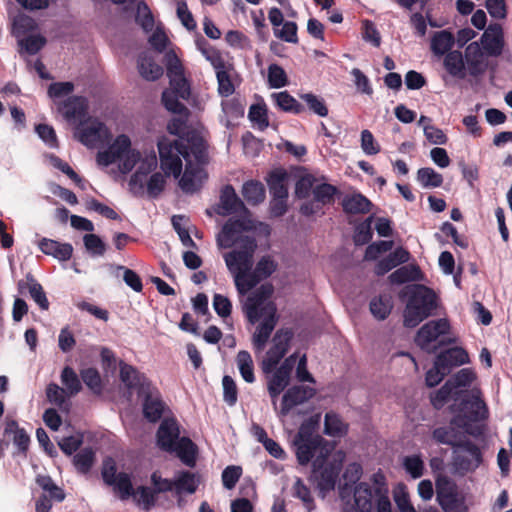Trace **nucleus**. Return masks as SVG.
<instances>
[{"instance_id":"nucleus-1","label":"nucleus","mask_w":512,"mask_h":512,"mask_svg":"<svg viewBox=\"0 0 512 512\" xmlns=\"http://www.w3.org/2000/svg\"><path fill=\"white\" fill-rule=\"evenodd\" d=\"M165 64L169 87L162 93V103L169 112L179 115V117L170 120L167 125L168 132L178 138L175 140L166 139L174 143L181 141V148L191 152L193 157L199 161L205 157V142L197 132L186 131L189 110L181 103V100H188L190 96V84L184 75V68L175 51L169 50L165 54Z\"/></svg>"},{"instance_id":"nucleus-2","label":"nucleus","mask_w":512,"mask_h":512,"mask_svg":"<svg viewBox=\"0 0 512 512\" xmlns=\"http://www.w3.org/2000/svg\"><path fill=\"white\" fill-rule=\"evenodd\" d=\"M255 227L252 219L228 220L216 237L219 248L233 247L222 256L241 296L247 294V284L255 263L254 255L258 245L255 237L250 234Z\"/></svg>"},{"instance_id":"nucleus-3","label":"nucleus","mask_w":512,"mask_h":512,"mask_svg":"<svg viewBox=\"0 0 512 512\" xmlns=\"http://www.w3.org/2000/svg\"><path fill=\"white\" fill-rule=\"evenodd\" d=\"M181 144V141L174 143L167 139L158 142L161 169L165 175L179 178L185 161V171L179 180V186L185 193H194L201 188L206 179L205 171L199 166L204 157L197 161L191 152L181 148Z\"/></svg>"},{"instance_id":"nucleus-4","label":"nucleus","mask_w":512,"mask_h":512,"mask_svg":"<svg viewBox=\"0 0 512 512\" xmlns=\"http://www.w3.org/2000/svg\"><path fill=\"white\" fill-rule=\"evenodd\" d=\"M84 97H70L59 108L64 118L73 125L74 138L89 149L99 148L111 137L108 127L98 118L87 113Z\"/></svg>"},{"instance_id":"nucleus-5","label":"nucleus","mask_w":512,"mask_h":512,"mask_svg":"<svg viewBox=\"0 0 512 512\" xmlns=\"http://www.w3.org/2000/svg\"><path fill=\"white\" fill-rule=\"evenodd\" d=\"M273 287L270 284L261 285L249 295L243 309L251 323L260 321L257 326L252 342L257 351H262L278 322V314L275 303L271 300Z\"/></svg>"},{"instance_id":"nucleus-6","label":"nucleus","mask_w":512,"mask_h":512,"mask_svg":"<svg viewBox=\"0 0 512 512\" xmlns=\"http://www.w3.org/2000/svg\"><path fill=\"white\" fill-rule=\"evenodd\" d=\"M157 445L164 451L175 453L187 466L196 462L197 446L188 438L180 437V426L176 419L165 418L157 431Z\"/></svg>"},{"instance_id":"nucleus-7","label":"nucleus","mask_w":512,"mask_h":512,"mask_svg":"<svg viewBox=\"0 0 512 512\" xmlns=\"http://www.w3.org/2000/svg\"><path fill=\"white\" fill-rule=\"evenodd\" d=\"M402 295L407 297L403 315L406 327H416L429 317L436 308V295L426 286L419 284L407 285L403 289Z\"/></svg>"},{"instance_id":"nucleus-8","label":"nucleus","mask_w":512,"mask_h":512,"mask_svg":"<svg viewBox=\"0 0 512 512\" xmlns=\"http://www.w3.org/2000/svg\"><path fill=\"white\" fill-rule=\"evenodd\" d=\"M382 475H375L377 486L372 489L361 482L354 489V503L359 512H393L389 491Z\"/></svg>"},{"instance_id":"nucleus-9","label":"nucleus","mask_w":512,"mask_h":512,"mask_svg":"<svg viewBox=\"0 0 512 512\" xmlns=\"http://www.w3.org/2000/svg\"><path fill=\"white\" fill-rule=\"evenodd\" d=\"M137 157L139 151L132 148L130 138L122 134L117 136L107 149L98 152L96 161L102 167L117 163L119 171L127 174L136 165Z\"/></svg>"},{"instance_id":"nucleus-10","label":"nucleus","mask_w":512,"mask_h":512,"mask_svg":"<svg viewBox=\"0 0 512 512\" xmlns=\"http://www.w3.org/2000/svg\"><path fill=\"white\" fill-rule=\"evenodd\" d=\"M299 464L307 465L312 459H322L331 454V445L312 433L311 426L303 423L293 441Z\"/></svg>"},{"instance_id":"nucleus-11","label":"nucleus","mask_w":512,"mask_h":512,"mask_svg":"<svg viewBox=\"0 0 512 512\" xmlns=\"http://www.w3.org/2000/svg\"><path fill=\"white\" fill-rule=\"evenodd\" d=\"M456 341V337L450 336V324L447 319L427 322L418 330L415 337L416 344L427 352H434L440 346Z\"/></svg>"},{"instance_id":"nucleus-12","label":"nucleus","mask_w":512,"mask_h":512,"mask_svg":"<svg viewBox=\"0 0 512 512\" xmlns=\"http://www.w3.org/2000/svg\"><path fill=\"white\" fill-rule=\"evenodd\" d=\"M436 500L444 512H468L469 509L466 493L446 476L436 481Z\"/></svg>"},{"instance_id":"nucleus-13","label":"nucleus","mask_w":512,"mask_h":512,"mask_svg":"<svg viewBox=\"0 0 512 512\" xmlns=\"http://www.w3.org/2000/svg\"><path fill=\"white\" fill-rule=\"evenodd\" d=\"M344 454L337 452L333 456L313 460V477L321 491L333 490L342 468Z\"/></svg>"},{"instance_id":"nucleus-14","label":"nucleus","mask_w":512,"mask_h":512,"mask_svg":"<svg viewBox=\"0 0 512 512\" xmlns=\"http://www.w3.org/2000/svg\"><path fill=\"white\" fill-rule=\"evenodd\" d=\"M297 358V353L291 354L279 365V367H275L271 373L267 374V389L275 410H277V397L289 385L291 373L294 369Z\"/></svg>"},{"instance_id":"nucleus-15","label":"nucleus","mask_w":512,"mask_h":512,"mask_svg":"<svg viewBox=\"0 0 512 512\" xmlns=\"http://www.w3.org/2000/svg\"><path fill=\"white\" fill-rule=\"evenodd\" d=\"M293 336L294 333L289 328H281L274 334L271 340V346L261 364L263 373H271L279 364L281 359L287 353Z\"/></svg>"},{"instance_id":"nucleus-16","label":"nucleus","mask_w":512,"mask_h":512,"mask_svg":"<svg viewBox=\"0 0 512 512\" xmlns=\"http://www.w3.org/2000/svg\"><path fill=\"white\" fill-rule=\"evenodd\" d=\"M158 165L155 152H140L137 157L136 171L131 175L128 186L129 190L135 195H141L145 192L146 180Z\"/></svg>"},{"instance_id":"nucleus-17","label":"nucleus","mask_w":512,"mask_h":512,"mask_svg":"<svg viewBox=\"0 0 512 512\" xmlns=\"http://www.w3.org/2000/svg\"><path fill=\"white\" fill-rule=\"evenodd\" d=\"M151 478L158 491H170L174 488L177 494H193L199 484L198 476L188 471L180 472L173 482L162 479L157 473H153Z\"/></svg>"},{"instance_id":"nucleus-18","label":"nucleus","mask_w":512,"mask_h":512,"mask_svg":"<svg viewBox=\"0 0 512 512\" xmlns=\"http://www.w3.org/2000/svg\"><path fill=\"white\" fill-rule=\"evenodd\" d=\"M459 412L469 421L484 420L488 417V408L481 398L479 389L466 391L460 398Z\"/></svg>"},{"instance_id":"nucleus-19","label":"nucleus","mask_w":512,"mask_h":512,"mask_svg":"<svg viewBox=\"0 0 512 512\" xmlns=\"http://www.w3.org/2000/svg\"><path fill=\"white\" fill-rule=\"evenodd\" d=\"M454 453L455 466L463 472L474 471L482 462L480 448L471 441L459 442Z\"/></svg>"},{"instance_id":"nucleus-20","label":"nucleus","mask_w":512,"mask_h":512,"mask_svg":"<svg viewBox=\"0 0 512 512\" xmlns=\"http://www.w3.org/2000/svg\"><path fill=\"white\" fill-rule=\"evenodd\" d=\"M217 213L221 216H228L231 214H238L239 219L232 221H243L244 219H251L250 212L244 206L241 199L237 196L234 188L230 185L225 186L221 191L220 203L217 208Z\"/></svg>"},{"instance_id":"nucleus-21","label":"nucleus","mask_w":512,"mask_h":512,"mask_svg":"<svg viewBox=\"0 0 512 512\" xmlns=\"http://www.w3.org/2000/svg\"><path fill=\"white\" fill-rule=\"evenodd\" d=\"M323 177L319 178L317 185L314 188L313 200L304 203L300 211L302 214L309 216L319 213L324 205L334 202V196L337 192L335 186L325 183Z\"/></svg>"},{"instance_id":"nucleus-22","label":"nucleus","mask_w":512,"mask_h":512,"mask_svg":"<svg viewBox=\"0 0 512 512\" xmlns=\"http://www.w3.org/2000/svg\"><path fill=\"white\" fill-rule=\"evenodd\" d=\"M138 394L143 397L144 417L150 422H157L165 410L159 391L152 385H143Z\"/></svg>"},{"instance_id":"nucleus-23","label":"nucleus","mask_w":512,"mask_h":512,"mask_svg":"<svg viewBox=\"0 0 512 512\" xmlns=\"http://www.w3.org/2000/svg\"><path fill=\"white\" fill-rule=\"evenodd\" d=\"M102 476L104 481L112 485L119 493L121 499H128L132 496L133 487L130 476L127 473H117L114 462L111 459L104 462Z\"/></svg>"},{"instance_id":"nucleus-24","label":"nucleus","mask_w":512,"mask_h":512,"mask_svg":"<svg viewBox=\"0 0 512 512\" xmlns=\"http://www.w3.org/2000/svg\"><path fill=\"white\" fill-rule=\"evenodd\" d=\"M466 76L478 77L485 73L487 62L479 42H471L464 51Z\"/></svg>"},{"instance_id":"nucleus-25","label":"nucleus","mask_w":512,"mask_h":512,"mask_svg":"<svg viewBox=\"0 0 512 512\" xmlns=\"http://www.w3.org/2000/svg\"><path fill=\"white\" fill-rule=\"evenodd\" d=\"M314 395V390L304 386H293L289 388L282 397L280 409L277 411L280 418L286 417L291 410L304 403Z\"/></svg>"},{"instance_id":"nucleus-26","label":"nucleus","mask_w":512,"mask_h":512,"mask_svg":"<svg viewBox=\"0 0 512 512\" xmlns=\"http://www.w3.org/2000/svg\"><path fill=\"white\" fill-rule=\"evenodd\" d=\"M277 269V263L274 259L265 255L259 259L256 265L252 268L249 282L247 284V293L257 286V284L270 277Z\"/></svg>"},{"instance_id":"nucleus-27","label":"nucleus","mask_w":512,"mask_h":512,"mask_svg":"<svg viewBox=\"0 0 512 512\" xmlns=\"http://www.w3.org/2000/svg\"><path fill=\"white\" fill-rule=\"evenodd\" d=\"M481 45L490 56H499L504 47V36L499 25L490 26L481 37Z\"/></svg>"},{"instance_id":"nucleus-28","label":"nucleus","mask_w":512,"mask_h":512,"mask_svg":"<svg viewBox=\"0 0 512 512\" xmlns=\"http://www.w3.org/2000/svg\"><path fill=\"white\" fill-rule=\"evenodd\" d=\"M409 259L410 253L403 247H398L377 263L375 273L377 275H384L398 265L407 263Z\"/></svg>"},{"instance_id":"nucleus-29","label":"nucleus","mask_w":512,"mask_h":512,"mask_svg":"<svg viewBox=\"0 0 512 512\" xmlns=\"http://www.w3.org/2000/svg\"><path fill=\"white\" fill-rule=\"evenodd\" d=\"M454 43V35L447 30H441L432 35L430 40V49L435 57L440 58L452 51L451 49Z\"/></svg>"},{"instance_id":"nucleus-30","label":"nucleus","mask_w":512,"mask_h":512,"mask_svg":"<svg viewBox=\"0 0 512 512\" xmlns=\"http://www.w3.org/2000/svg\"><path fill=\"white\" fill-rule=\"evenodd\" d=\"M443 66L447 73L455 78H466L464 56L459 50H452L443 57Z\"/></svg>"},{"instance_id":"nucleus-31","label":"nucleus","mask_w":512,"mask_h":512,"mask_svg":"<svg viewBox=\"0 0 512 512\" xmlns=\"http://www.w3.org/2000/svg\"><path fill=\"white\" fill-rule=\"evenodd\" d=\"M39 248L43 253L51 255L60 261H66L70 259L73 252V248L70 244L59 243L55 240L47 238H43L39 242Z\"/></svg>"},{"instance_id":"nucleus-32","label":"nucleus","mask_w":512,"mask_h":512,"mask_svg":"<svg viewBox=\"0 0 512 512\" xmlns=\"http://www.w3.org/2000/svg\"><path fill=\"white\" fill-rule=\"evenodd\" d=\"M438 364L448 368L450 373L451 369L456 366H461L469 362L468 353L461 347H454L441 352L437 357Z\"/></svg>"},{"instance_id":"nucleus-33","label":"nucleus","mask_w":512,"mask_h":512,"mask_svg":"<svg viewBox=\"0 0 512 512\" xmlns=\"http://www.w3.org/2000/svg\"><path fill=\"white\" fill-rule=\"evenodd\" d=\"M4 434L12 438L14 445L20 451H25L28 448L30 438L23 428L18 426V423L13 419H6Z\"/></svg>"},{"instance_id":"nucleus-34","label":"nucleus","mask_w":512,"mask_h":512,"mask_svg":"<svg viewBox=\"0 0 512 512\" xmlns=\"http://www.w3.org/2000/svg\"><path fill=\"white\" fill-rule=\"evenodd\" d=\"M138 70L140 75L149 81H154L160 78L163 74V69L160 65L156 64L155 61L148 55V53H142L138 59Z\"/></svg>"},{"instance_id":"nucleus-35","label":"nucleus","mask_w":512,"mask_h":512,"mask_svg":"<svg viewBox=\"0 0 512 512\" xmlns=\"http://www.w3.org/2000/svg\"><path fill=\"white\" fill-rule=\"evenodd\" d=\"M392 497L397 507V512H417L405 484L398 483L395 485L392 490Z\"/></svg>"},{"instance_id":"nucleus-36","label":"nucleus","mask_w":512,"mask_h":512,"mask_svg":"<svg viewBox=\"0 0 512 512\" xmlns=\"http://www.w3.org/2000/svg\"><path fill=\"white\" fill-rule=\"evenodd\" d=\"M342 206L347 213H367L370 210L371 202L362 194L353 193L345 196Z\"/></svg>"},{"instance_id":"nucleus-37","label":"nucleus","mask_w":512,"mask_h":512,"mask_svg":"<svg viewBox=\"0 0 512 512\" xmlns=\"http://www.w3.org/2000/svg\"><path fill=\"white\" fill-rule=\"evenodd\" d=\"M120 378L122 382L129 388L138 387V391L143 385H151V383L141 375L134 367L128 364L120 366Z\"/></svg>"},{"instance_id":"nucleus-38","label":"nucleus","mask_w":512,"mask_h":512,"mask_svg":"<svg viewBox=\"0 0 512 512\" xmlns=\"http://www.w3.org/2000/svg\"><path fill=\"white\" fill-rule=\"evenodd\" d=\"M418 125L423 128L426 139L434 145H443L447 142V136L438 127L432 125L431 119L426 116H421Z\"/></svg>"},{"instance_id":"nucleus-39","label":"nucleus","mask_w":512,"mask_h":512,"mask_svg":"<svg viewBox=\"0 0 512 512\" xmlns=\"http://www.w3.org/2000/svg\"><path fill=\"white\" fill-rule=\"evenodd\" d=\"M420 279L421 271L418 266L413 264L402 266L391 273L389 276V280L392 284H403Z\"/></svg>"},{"instance_id":"nucleus-40","label":"nucleus","mask_w":512,"mask_h":512,"mask_svg":"<svg viewBox=\"0 0 512 512\" xmlns=\"http://www.w3.org/2000/svg\"><path fill=\"white\" fill-rule=\"evenodd\" d=\"M475 378L476 374L472 369L464 368L450 378L448 382H452L454 394L461 397L467 391L464 389L470 387Z\"/></svg>"},{"instance_id":"nucleus-41","label":"nucleus","mask_w":512,"mask_h":512,"mask_svg":"<svg viewBox=\"0 0 512 512\" xmlns=\"http://www.w3.org/2000/svg\"><path fill=\"white\" fill-rule=\"evenodd\" d=\"M271 97L274 100L276 106L285 112L300 114L304 111L303 105H301L287 91L273 93Z\"/></svg>"},{"instance_id":"nucleus-42","label":"nucleus","mask_w":512,"mask_h":512,"mask_svg":"<svg viewBox=\"0 0 512 512\" xmlns=\"http://www.w3.org/2000/svg\"><path fill=\"white\" fill-rule=\"evenodd\" d=\"M236 363L242 378L247 383H253L255 381L254 364L250 353L245 350L239 351Z\"/></svg>"},{"instance_id":"nucleus-43","label":"nucleus","mask_w":512,"mask_h":512,"mask_svg":"<svg viewBox=\"0 0 512 512\" xmlns=\"http://www.w3.org/2000/svg\"><path fill=\"white\" fill-rule=\"evenodd\" d=\"M242 194L245 200L252 205L259 204L265 199V189L262 183L248 181L243 185Z\"/></svg>"},{"instance_id":"nucleus-44","label":"nucleus","mask_w":512,"mask_h":512,"mask_svg":"<svg viewBox=\"0 0 512 512\" xmlns=\"http://www.w3.org/2000/svg\"><path fill=\"white\" fill-rule=\"evenodd\" d=\"M324 427L325 434L332 437H341L347 431V425L333 412L326 413Z\"/></svg>"},{"instance_id":"nucleus-45","label":"nucleus","mask_w":512,"mask_h":512,"mask_svg":"<svg viewBox=\"0 0 512 512\" xmlns=\"http://www.w3.org/2000/svg\"><path fill=\"white\" fill-rule=\"evenodd\" d=\"M452 382H446L437 392L431 396V403L436 409L442 408L451 399L455 402L459 401L460 396L454 394Z\"/></svg>"},{"instance_id":"nucleus-46","label":"nucleus","mask_w":512,"mask_h":512,"mask_svg":"<svg viewBox=\"0 0 512 512\" xmlns=\"http://www.w3.org/2000/svg\"><path fill=\"white\" fill-rule=\"evenodd\" d=\"M417 181L424 188H437L443 183V177L433 168H420L417 172Z\"/></svg>"},{"instance_id":"nucleus-47","label":"nucleus","mask_w":512,"mask_h":512,"mask_svg":"<svg viewBox=\"0 0 512 512\" xmlns=\"http://www.w3.org/2000/svg\"><path fill=\"white\" fill-rule=\"evenodd\" d=\"M320 177H317L311 173H305L301 175L296 182L295 194L298 198H306L310 193L314 192V188L317 185Z\"/></svg>"},{"instance_id":"nucleus-48","label":"nucleus","mask_w":512,"mask_h":512,"mask_svg":"<svg viewBox=\"0 0 512 512\" xmlns=\"http://www.w3.org/2000/svg\"><path fill=\"white\" fill-rule=\"evenodd\" d=\"M61 382L64 385V390L69 396L76 395L80 392L82 386L76 372L69 366L64 367L61 373Z\"/></svg>"},{"instance_id":"nucleus-49","label":"nucleus","mask_w":512,"mask_h":512,"mask_svg":"<svg viewBox=\"0 0 512 512\" xmlns=\"http://www.w3.org/2000/svg\"><path fill=\"white\" fill-rule=\"evenodd\" d=\"M36 483L42 488L44 491L43 494L49 495L50 498L55 501L61 502L65 498V494L63 490L58 487L51 477L47 475H38L36 478Z\"/></svg>"},{"instance_id":"nucleus-50","label":"nucleus","mask_w":512,"mask_h":512,"mask_svg":"<svg viewBox=\"0 0 512 512\" xmlns=\"http://www.w3.org/2000/svg\"><path fill=\"white\" fill-rule=\"evenodd\" d=\"M392 302L388 296H379L371 300L370 311L379 320H384L391 312Z\"/></svg>"},{"instance_id":"nucleus-51","label":"nucleus","mask_w":512,"mask_h":512,"mask_svg":"<svg viewBox=\"0 0 512 512\" xmlns=\"http://www.w3.org/2000/svg\"><path fill=\"white\" fill-rule=\"evenodd\" d=\"M188 220L182 215H174L172 217V225L177 232L182 244L186 247H195V243L190 237Z\"/></svg>"},{"instance_id":"nucleus-52","label":"nucleus","mask_w":512,"mask_h":512,"mask_svg":"<svg viewBox=\"0 0 512 512\" xmlns=\"http://www.w3.org/2000/svg\"><path fill=\"white\" fill-rule=\"evenodd\" d=\"M95 461V453L91 448H84L78 452L74 458L73 463L75 468L80 473H87Z\"/></svg>"},{"instance_id":"nucleus-53","label":"nucleus","mask_w":512,"mask_h":512,"mask_svg":"<svg viewBox=\"0 0 512 512\" xmlns=\"http://www.w3.org/2000/svg\"><path fill=\"white\" fill-rule=\"evenodd\" d=\"M299 97L306 103L309 110L316 115L320 117H326L328 115V108L321 97L313 93H303L300 94Z\"/></svg>"},{"instance_id":"nucleus-54","label":"nucleus","mask_w":512,"mask_h":512,"mask_svg":"<svg viewBox=\"0 0 512 512\" xmlns=\"http://www.w3.org/2000/svg\"><path fill=\"white\" fill-rule=\"evenodd\" d=\"M292 491L293 496L302 501L307 511L311 512L314 510L315 504L310 489L303 483L300 478L296 479L292 487Z\"/></svg>"},{"instance_id":"nucleus-55","label":"nucleus","mask_w":512,"mask_h":512,"mask_svg":"<svg viewBox=\"0 0 512 512\" xmlns=\"http://www.w3.org/2000/svg\"><path fill=\"white\" fill-rule=\"evenodd\" d=\"M248 117L251 122L261 131L265 130L269 126L265 104L258 103L252 105L249 109Z\"/></svg>"},{"instance_id":"nucleus-56","label":"nucleus","mask_w":512,"mask_h":512,"mask_svg":"<svg viewBox=\"0 0 512 512\" xmlns=\"http://www.w3.org/2000/svg\"><path fill=\"white\" fill-rule=\"evenodd\" d=\"M74 90V85L71 82H56L49 86L48 95L53 101L58 104V109L65 103H59V101L71 94Z\"/></svg>"},{"instance_id":"nucleus-57","label":"nucleus","mask_w":512,"mask_h":512,"mask_svg":"<svg viewBox=\"0 0 512 512\" xmlns=\"http://www.w3.org/2000/svg\"><path fill=\"white\" fill-rule=\"evenodd\" d=\"M405 471L414 479L420 478L424 471V462L420 455L405 456L402 461Z\"/></svg>"},{"instance_id":"nucleus-58","label":"nucleus","mask_w":512,"mask_h":512,"mask_svg":"<svg viewBox=\"0 0 512 512\" xmlns=\"http://www.w3.org/2000/svg\"><path fill=\"white\" fill-rule=\"evenodd\" d=\"M233 71V67L231 69H223L216 73V78L218 82V92L221 96L228 97L232 95L235 91L234 85L231 80V73Z\"/></svg>"},{"instance_id":"nucleus-59","label":"nucleus","mask_w":512,"mask_h":512,"mask_svg":"<svg viewBox=\"0 0 512 512\" xmlns=\"http://www.w3.org/2000/svg\"><path fill=\"white\" fill-rule=\"evenodd\" d=\"M68 393L55 383H50L46 388V396L49 402L57 405L61 409H66L68 403L66 401Z\"/></svg>"},{"instance_id":"nucleus-60","label":"nucleus","mask_w":512,"mask_h":512,"mask_svg":"<svg viewBox=\"0 0 512 512\" xmlns=\"http://www.w3.org/2000/svg\"><path fill=\"white\" fill-rule=\"evenodd\" d=\"M165 184V176L161 172H155L146 180L145 191L150 197L155 198L164 190Z\"/></svg>"},{"instance_id":"nucleus-61","label":"nucleus","mask_w":512,"mask_h":512,"mask_svg":"<svg viewBox=\"0 0 512 512\" xmlns=\"http://www.w3.org/2000/svg\"><path fill=\"white\" fill-rule=\"evenodd\" d=\"M267 80L271 88H282L288 83L286 72L277 64H271L268 67Z\"/></svg>"},{"instance_id":"nucleus-62","label":"nucleus","mask_w":512,"mask_h":512,"mask_svg":"<svg viewBox=\"0 0 512 512\" xmlns=\"http://www.w3.org/2000/svg\"><path fill=\"white\" fill-rule=\"evenodd\" d=\"M274 34L277 38L289 42L297 43V25L295 22L286 21L282 24V27L274 28Z\"/></svg>"},{"instance_id":"nucleus-63","label":"nucleus","mask_w":512,"mask_h":512,"mask_svg":"<svg viewBox=\"0 0 512 512\" xmlns=\"http://www.w3.org/2000/svg\"><path fill=\"white\" fill-rule=\"evenodd\" d=\"M83 242L86 250L93 256H102L105 253L106 245L101 238L93 233L84 235Z\"/></svg>"},{"instance_id":"nucleus-64","label":"nucleus","mask_w":512,"mask_h":512,"mask_svg":"<svg viewBox=\"0 0 512 512\" xmlns=\"http://www.w3.org/2000/svg\"><path fill=\"white\" fill-rule=\"evenodd\" d=\"M46 43V39L39 35L33 34L26 38L19 39V45L29 54H36Z\"/></svg>"}]
</instances>
